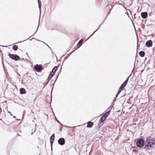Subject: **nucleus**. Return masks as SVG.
<instances>
[{"mask_svg":"<svg viewBox=\"0 0 155 155\" xmlns=\"http://www.w3.org/2000/svg\"><path fill=\"white\" fill-rule=\"evenodd\" d=\"M147 144L145 143L144 148L146 150L150 149L155 147V139L151 137L147 138Z\"/></svg>","mask_w":155,"mask_h":155,"instance_id":"1","label":"nucleus"},{"mask_svg":"<svg viewBox=\"0 0 155 155\" xmlns=\"http://www.w3.org/2000/svg\"><path fill=\"white\" fill-rule=\"evenodd\" d=\"M137 146L140 147H141L144 145L143 140L142 139H140L137 143Z\"/></svg>","mask_w":155,"mask_h":155,"instance_id":"2","label":"nucleus"},{"mask_svg":"<svg viewBox=\"0 0 155 155\" xmlns=\"http://www.w3.org/2000/svg\"><path fill=\"white\" fill-rule=\"evenodd\" d=\"M8 55L10 58L15 60H17L19 58V57L17 55L12 54L9 53Z\"/></svg>","mask_w":155,"mask_h":155,"instance_id":"3","label":"nucleus"},{"mask_svg":"<svg viewBox=\"0 0 155 155\" xmlns=\"http://www.w3.org/2000/svg\"><path fill=\"white\" fill-rule=\"evenodd\" d=\"M34 68L37 72H40L42 69V67L38 64L35 65Z\"/></svg>","mask_w":155,"mask_h":155,"instance_id":"4","label":"nucleus"},{"mask_svg":"<svg viewBox=\"0 0 155 155\" xmlns=\"http://www.w3.org/2000/svg\"><path fill=\"white\" fill-rule=\"evenodd\" d=\"M58 143L60 145H64L65 143V140L63 138H60L58 140Z\"/></svg>","mask_w":155,"mask_h":155,"instance_id":"5","label":"nucleus"},{"mask_svg":"<svg viewBox=\"0 0 155 155\" xmlns=\"http://www.w3.org/2000/svg\"><path fill=\"white\" fill-rule=\"evenodd\" d=\"M129 77H128L127 79L125 80V81L124 82V83L121 85V86L120 87V89L121 90H122V89L124 88V87H125L126 85L127 84V83L128 79H129Z\"/></svg>","mask_w":155,"mask_h":155,"instance_id":"6","label":"nucleus"},{"mask_svg":"<svg viewBox=\"0 0 155 155\" xmlns=\"http://www.w3.org/2000/svg\"><path fill=\"white\" fill-rule=\"evenodd\" d=\"M152 43L153 42L151 40H149L146 42V46L148 47H151L152 46Z\"/></svg>","mask_w":155,"mask_h":155,"instance_id":"7","label":"nucleus"},{"mask_svg":"<svg viewBox=\"0 0 155 155\" xmlns=\"http://www.w3.org/2000/svg\"><path fill=\"white\" fill-rule=\"evenodd\" d=\"M141 16L142 18L145 19L147 16V12H142L141 13Z\"/></svg>","mask_w":155,"mask_h":155,"instance_id":"8","label":"nucleus"},{"mask_svg":"<svg viewBox=\"0 0 155 155\" xmlns=\"http://www.w3.org/2000/svg\"><path fill=\"white\" fill-rule=\"evenodd\" d=\"M93 125V123L89 121L87 123V127H91Z\"/></svg>","mask_w":155,"mask_h":155,"instance_id":"9","label":"nucleus"},{"mask_svg":"<svg viewBox=\"0 0 155 155\" xmlns=\"http://www.w3.org/2000/svg\"><path fill=\"white\" fill-rule=\"evenodd\" d=\"M53 74L52 73H51L48 77V80H47V84L48 83V82H49V80H50V79L52 78V75Z\"/></svg>","mask_w":155,"mask_h":155,"instance_id":"10","label":"nucleus"},{"mask_svg":"<svg viewBox=\"0 0 155 155\" xmlns=\"http://www.w3.org/2000/svg\"><path fill=\"white\" fill-rule=\"evenodd\" d=\"M106 117L103 116L100 120L99 122H103L106 119Z\"/></svg>","mask_w":155,"mask_h":155,"instance_id":"11","label":"nucleus"},{"mask_svg":"<svg viewBox=\"0 0 155 155\" xmlns=\"http://www.w3.org/2000/svg\"><path fill=\"white\" fill-rule=\"evenodd\" d=\"M20 93L21 94H24L25 93L26 91L25 89L23 88H21L20 89Z\"/></svg>","mask_w":155,"mask_h":155,"instance_id":"12","label":"nucleus"},{"mask_svg":"<svg viewBox=\"0 0 155 155\" xmlns=\"http://www.w3.org/2000/svg\"><path fill=\"white\" fill-rule=\"evenodd\" d=\"M145 53L143 51H141L139 52L140 56L142 57H144L145 55Z\"/></svg>","mask_w":155,"mask_h":155,"instance_id":"13","label":"nucleus"},{"mask_svg":"<svg viewBox=\"0 0 155 155\" xmlns=\"http://www.w3.org/2000/svg\"><path fill=\"white\" fill-rule=\"evenodd\" d=\"M58 69V67L57 66L55 67L52 70V72L51 73H52L53 74H54L55 72Z\"/></svg>","mask_w":155,"mask_h":155,"instance_id":"14","label":"nucleus"},{"mask_svg":"<svg viewBox=\"0 0 155 155\" xmlns=\"http://www.w3.org/2000/svg\"><path fill=\"white\" fill-rule=\"evenodd\" d=\"M12 49L14 51H16L18 49V47L17 45H14L12 47Z\"/></svg>","mask_w":155,"mask_h":155,"instance_id":"15","label":"nucleus"},{"mask_svg":"<svg viewBox=\"0 0 155 155\" xmlns=\"http://www.w3.org/2000/svg\"><path fill=\"white\" fill-rule=\"evenodd\" d=\"M122 90H120V89H119V91H118L117 94V95L116 96V97L115 98V99L114 100V101H116V98L118 96V94L121 92Z\"/></svg>","mask_w":155,"mask_h":155,"instance_id":"16","label":"nucleus"},{"mask_svg":"<svg viewBox=\"0 0 155 155\" xmlns=\"http://www.w3.org/2000/svg\"><path fill=\"white\" fill-rule=\"evenodd\" d=\"M54 137H55L54 134L51 137V138H50V140H52V141H54Z\"/></svg>","mask_w":155,"mask_h":155,"instance_id":"17","label":"nucleus"},{"mask_svg":"<svg viewBox=\"0 0 155 155\" xmlns=\"http://www.w3.org/2000/svg\"><path fill=\"white\" fill-rule=\"evenodd\" d=\"M110 113V111H107L106 113H105L103 116L104 117H106V118L107 116L109 115Z\"/></svg>","mask_w":155,"mask_h":155,"instance_id":"18","label":"nucleus"},{"mask_svg":"<svg viewBox=\"0 0 155 155\" xmlns=\"http://www.w3.org/2000/svg\"><path fill=\"white\" fill-rule=\"evenodd\" d=\"M83 39H81L79 41V43H78V44L79 45V47L81 46V43L83 42Z\"/></svg>","mask_w":155,"mask_h":155,"instance_id":"19","label":"nucleus"},{"mask_svg":"<svg viewBox=\"0 0 155 155\" xmlns=\"http://www.w3.org/2000/svg\"><path fill=\"white\" fill-rule=\"evenodd\" d=\"M100 26L98 28V29L97 30H96V31H95L91 35V36H90L91 37L100 28Z\"/></svg>","mask_w":155,"mask_h":155,"instance_id":"20","label":"nucleus"},{"mask_svg":"<svg viewBox=\"0 0 155 155\" xmlns=\"http://www.w3.org/2000/svg\"><path fill=\"white\" fill-rule=\"evenodd\" d=\"M53 142H54L53 141H52V140H50V142H51V146H52V144L53 143Z\"/></svg>","mask_w":155,"mask_h":155,"instance_id":"21","label":"nucleus"},{"mask_svg":"<svg viewBox=\"0 0 155 155\" xmlns=\"http://www.w3.org/2000/svg\"><path fill=\"white\" fill-rule=\"evenodd\" d=\"M38 6H39V8H40V7H41V5H40V3L39 2H38Z\"/></svg>","mask_w":155,"mask_h":155,"instance_id":"22","label":"nucleus"},{"mask_svg":"<svg viewBox=\"0 0 155 155\" xmlns=\"http://www.w3.org/2000/svg\"><path fill=\"white\" fill-rule=\"evenodd\" d=\"M8 113H9L10 114L11 116H12V115L11 113L10 112L8 111Z\"/></svg>","mask_w":155,"mask_h":155,"instance_id":"23","label":"nucleus"},{"mask_svg":"<svg viewBox=\"0 0 155 155\" xmlns=\"http://www.w3.org/2000/svg\"><path fill=\"white\" fill-rule=\"evenodd\" d=\"M42 42H43V43H44V44H45L46 45H47V46H48V47L49 48H50L49 47V46H48L47 44H46V43H45L44 42H42Z\"/></svg>","mask_w":155,"mask_h":155,"instance_id":"24","label":"nucleus"},{"mask_svg":"<svg viewBox=\"0 0 155 155\" xmlns=\"http://www.w3.org/2000/svg\"><path fill=\"white\" fill-rule=\"evenodd\" d=\"M42 42H43V43H44V44H45L46 45H47V46H48V47L49 48H50L49 47V46H48L47 44H46V43H45L44 42H42Z\"/></svg>","mask_w":155,"mask_h":155,"instance_id":"25","label":"nucleus"},{"mask_svg":"<svg viewBox=\"0 0 155 155\" xmlns=\"http://www.w3.org/2000/svg\"><path fill=\"white\" fill-rule=\"evenodd\" d=\"M2 111L1 109L0 108V112H1Z\"/></svg>","mask_w":155,"mask_h":155,"instance_id":"26","label":"nucleus"},{"mask_svg":"<svg viewBox=\"0 0 155 155\" xmlns=\"http://www.w3.org/2000/svg\"><path fill=\"white\" fill-rule=\"evenodd\" d=\"M13 118H15V116H14V117H13Z\"/></svg>","mask_w":155,"mask_h":155,"instance_id":"27","label":"nucleus"}]
</instances>
